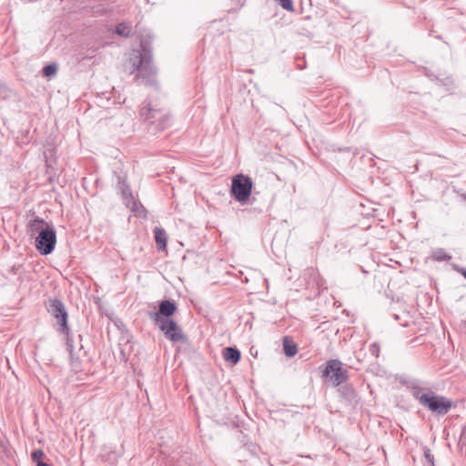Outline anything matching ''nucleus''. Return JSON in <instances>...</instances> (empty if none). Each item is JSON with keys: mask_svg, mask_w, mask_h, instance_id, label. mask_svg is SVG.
Returning <instances> with one entry per match:
<instances>
[{"mask_svg": "<svg viewBox=\"0 0 466 466\" xmlns=\"http://www.w3.org/2000/svg\"><path fill=\"white\" fill-rule=\"evenodd\" d=\"M19 267H16L15 265L12 267V272L13 274H16L17 273V269H18Z\"/></svg>", "mask_w": 466, "mask_h": 466, "instance_id": "26", "label": "nucleus"}, {"mask_svg": "<svg viewBox=\"0 0 466 466\" xmlns=\"http://www.w3.org/2000/svg\"><path fill=\"white\" fill-rule=\"evenodd\" d=\"M454 268L466 279V268H458L456 266H454Z\"/></svg>", "mask_w": 466, "mask_h": 466, "instance_id": "24", "label": "nucleus"}, {"mask_svg": "<svg viewBox=\"0 0 466 466\" xmlns=\"http://www.w3.org/2000/svg\"><path fill=\"white\" fill-rule=\"evenodd\" d=\"M70 339H72V343L74 345V356H72L71 350L69 347H67L71 358L72 366L76 369L79 367L80 363V352L84 350L83 344H82V336H77V341H75V339L70 336ZM66 346H68L66 344Z\"/></svg>", "mask_w": 466, "mask_h": 466, "instance_id": "11", "label": "nucleus"}, {"mask_svg": "<svg viewBox=\"0 0 466 466\" xmlns=\"http://www.w3.org/2000/svg\"><path fill=\"white\" fill-rule=\"evenodd\" d=\"M26 232L35 238V248L41 255L46 256L54 251L56 244V232L52 223L35 217L29 220Z\"/></svg>", "mask_w": 466, "mask_h": 466, "instance_id": "2", "label": "nucleus"}, {"mask_svg": "<svg viewBox=\"0 0 466 466\" xmlns=\"http://www.w3.org/2000/svg\"><path fill=\"white\" fill-rule=\"evenodd\" d=\"M46 309L48 313L54 317L59 324V331L66 335V343L74 356V345L70 339V329L67 325L68 314L64 303L58 299H50L47 302Z\"/></svg>", "mask_w": 466, "mask_h": 466, "instance_id": "3", "label": "nucleus"}, {"mask_svg": "<svg viewBox=\"0 0 466 466\" xmlns=\"http://www.w3.org/2000/svg\"><path fill=\"white\" fill-rule=\"evenodd\" d=\"M140 116L146 122H149L151 125H157V127L160 130L165 129L169 125V118L167 112L161 108H155L151 103L147 102L140 108Z\"/></svg>", "mask_w": 466, "mask_h": 466, "instance_id": "5", "label": "nucleus"}, {"mask_svg": "<svg viewBox=\"0 0 466 466\" xmlns=\"http://www.w3.org/2000/svg\"><path fill=\"white\" fill-rule=\"evenodd\" d=\"M117 188L125 199L133 198L129 185L127 183L126 178L121 176H117Z\"/></svg>", "mask_w": 466, "mask_h": 466, "instance_id": "14", "label": "nucleus"}, {"mask_svg": "<svg viewBox=\"0 0 466 466\" xmlns=\"http://www.w3.org/2000/svg\"><path fill=\"white\" fill-rule=\"evenodd\" d=\"M129 64L132 70L137 72L135 79L138 85L153 86L156 83V68L152 64V53L148 43L141 42V50H133L130 54Z\"/></svg>", "mask_w": 466, "mask_h": 466, "instance_id": "1", "label": "nucleus"}, {"mask_svg": "<svg viewBox=\"0 0 466 466\" xmlns=\"http://www.w3.org/2000/svg\"><path fill=\"white\" fill-rule=\"evenodd\" d=\"M155 239L158 250H164L167 248V235L164 228H155Z\"/></svg>", "mask_w": 466, "mask_h": 466, "instance_id": "12", "label": "nucleus"}, {"mask_svg": "<svg viewBox=\"0 0 466 466\" xmlns=\"http://www.w3.org/2000/svg\"><path fill=\"white\" fill-rule=\"evenodd\" d=\"M275 1L278 2L283 9L289 11V12L294 11L292 0H275Z\"/></svg>", "mask_w": 466, "mask_h": 466, "instance_id": "19", "label": "nucleus"}, {"mask_svg": "<svg viewBox=\"0 0 466 466\" xmlns=\"http://www.w3.org/2000/svg\"><path fill=\"white\" fill-rule=\"evenodd\" d=\"M176 310L177 306L173 300L164 299L160 301L158 305V310L157 312L151 313L150 318L154 322L163 320L164 319H170Z\"/></svg>", "mask_w": 466, "mask_h": 466, "instance_id": "9", "label": "nucleus"}, {"mask_svg": "<svg viewBox=\"0 0 466 466\" xmlns=\"http://www.w3.org/2000/svg\"><path fill=\"white\" fill-rule=\"evenodd\" d=\"M240 351L234 347H227L223 350V357L226 361L237 364L240 360Z\"/></svg>", "mask_w": 466, "mask_h": 466, "instance_id": "13", "label": "nucleus"}, {"mask_svg": "<svg viewBox=\"0 0 466 466\" xmlns=\"http://www.w3.org/2000/svg\"><path fill=\"white\" fill-rule=\"evenodd\" d=\"M407 387V389L410 390L412 397L419 402V404L421 406L423 398L427 397L428 395V390L429 389H423L420 386V383L413 380H409L404 383Z\"/></svg>", "mask_w": 466, "mask_h": 466, "instance_id": "10", "label": "nucleus"}, {"mask_svg": "<svg viewBox=\"0 0 466 466\" xmlns=\"http://www.w3.org/2000/svg\"><path fill=\"white\" fill-rule=\"evenodd\" d=\"M159 329L163 332L166 339L172 342L184 341L186 336L184 335L182 329L178 324L172 319H164L160 321L154 322Z\"/></svg>", "mask_w": 466, "mask_h": 466, "instance_id": "8", "label": "nucleus"}, {"mask_svg": "<svg viewBox=\"0 0 466 466\" xmlns=\"http://www.w3.org/2000/svg\"><path fill=\"white\" fill-rule=\"evenodd\" d=\"M252 187L253 182L249 177L238 174L232 179L230 194L237 201L245 203L251 195Z\"/></svg>", "mask_w": 466, "mask_h": 466, "instance_id": "6", "label": "nucleus"}, {"mask_svg": "<svg viewBox=\"0 0 466 466\" xmlns=\"http://www.w3.org/2000/svg\"><path fill=\"white\" fill-rule=\"evenodd\" d=\"M422 401L421 406L436 416H444L452 408V401L450 399L439 395L431 390H428V395L423 398Z\"/></svg>", "mask_w": 466, "mask_h": 466, "instance_id": "4", "label": "nucleus"}, {"mask_svg": "<svg viewBox=\"0 0 466 466\" xmlns=\"http://www.w3.org/2000/svg\"><path fill=\"white\" fill-rule=\"evenodd\" d=\"M342 390H343V394L348 398V399H351L354 397L355 395V392L353 390L352 388L350 387H342Z\"/></svg>", "mask_w": 466, "mask_h": 466, "instance_id": "22", "label": "nucleus"}, {"mask_svg": "<svg viewBox=\"0 0 466 466\" xmlns=\"http://www.w3.org/2000/svg\"><path fill=\"white\" fill-rule=\"evenodd\" d=\"M283 350L288 357H293L298 351L297 345L288 338L283 340Z\"/></svg>", "mask_w": 466, "mask_h": 466, "instance_id": "16", "label": "nucleus"}, {"mask_svg": "<svg viewBox=\"0 0 466 466\" xmlns=\"http://www.w3.org/2000/svg\"><path fill=\"white\" fill-rule=\"evenodd\" d=\"M424 457H425L426 461L433 466V464H434V462H433L434 458H433V455L431 453V450L430 449L426 448L424 450Z\"/></svg>", "mask_w": 466, "mask_h": 466, "instance_id": "23", "label": "nucleus"}, {"mask_svg": "<svg viewBox=\"0 0 466 466\" xmlns=\"http://www.w3.org/2000/svg\"><path fill=\"white\" fill-rule=\"evenodd\" d=\"M36 466H50L48 463L46 462H44V461H38L36 463Z\"/></svg>", "mask_w": 466, "mask_h": 466, "instance_id": "25", "label": "nucleus"}, {"mask_svg": "<svg viewBox=\"0 0 466 466\" xmlns=\"http://www.w3.org/2000/svg\"><path fill=\"white\" fill-rule=\"evenodd\" d=\"M115 32L121 36L128 37L131 35L132 28L128 23H120L116 26Z\"/></svg>", "mask_w": 466, "mask_h": 466, "instance_id": "17", "label": "nucleus"}, {"mask_svg": "<svg viewBox=\"0 0 466 466\" xmlns=\"http://www.w3.org/2000/svg\"><path fill=\"white\" fill-rule=\"evenodd\" d=\"M322 376L327 378L334 387L341 385L349 378V372L342 368L339 360H329L326 362Z\"/></svg>", "mask_w": 466, "mask_h": 466, "instance_id": "7", "label": "nucleus"}, {"mask_svg": "<svg viewBox=\"0 0 466 466\" xmlns=\"http://www.w3.org/2000/svg\"><path fill=\"white\" fill-rule=\"evenodd\" d=\"M45 456V453L42 450L38 449V450H35L32 454H31V457H32V460L37 463L38 461H42L41 459Z\"/></svg>", "mask_w": 466, "mask_h": 466, "instance_id": "20", "label": "nucleus"}, {"mask_svg": "<svg viewBox=\"0 0 466 466\" xmlns=\"http://www.w3.org/2000/svg\"><path fill=\"white\" fill-rule=\"evenodd\" d=\"M380 346L378 343L374 342L372 343L370 346V352L372 356H374L375 358H378L379 355H380Z\"/></svg>", "mask_w": 466, "mask_h": 466, "instance_id": "21", "label": "nucleus"}, {"mask_svg": "<svg viewBox=\"0 0 466 466\" xmlns=\"http://www.w3.org/2000/svg\"><path fill=\"white\" fill-rule=\"evenodd\" d=\"M431 258L438 262H442L450 260L451 256L449 255L443 248H440L431 251Z\"/></svg>", "mask_w": 466, "mask_h": 466, "instance_id": "15", "label": "nucleus"}, {"mask_svg": "<svg viewBox=\"0 0 466 466\" xmlns=\"http://www.w3.org/2000/svg\"><path fill=\"white\" fill-rule=\"evenodd\" d=\"M57 72L56 64H49L43 68V75L46 77L54 76Z\"/></svg>", "mask_w": 466, "mask_h": 466, "instance_id": "18", "label": "nucleus"}]
</instances>
